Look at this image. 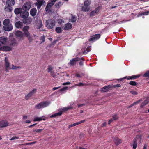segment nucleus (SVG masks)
Listing matches in <instances>:
<instances>
[{
	"instance_id": "f257e3e1",
	"label": "nucleus",
	"mask_w": 149,
	"mask_h": 149,
	"mask_svg": "<svg viewBox=\"0 0 149 149\" xmlns=\"http://www.w3.org/2000/svg\"><path fill=\"white\" fill-rule=\"evenodd\" d=\"M55 25V22L54 20L50 19L46 21V25L48 29H52Z\"/></svg>"
},
{
	"instance_id": "f03ea898",
	"label": "nucleus",
	"mask_w": 149,
	"mask_h": 149,
	"mask_svg": "<svg viewBox=\"0 0 149 149\" xmlns=\"http://www.w3.org/2000/svg\"><path fill=\"white\" fill-rule=\"evenodd\" d=\"M31 4L30 1L26 2L22 6V9L24 11H27L29 10L31 8Z\"/></svg>"
},
{
	"instance_id": "7ed1b4c3",
	"label": "nucleus",
	"mask_w": 149,
	"mask_h": 149,
	"mask_svg": "<svg viewBox=\"0 0 149 149\" xmlns=\"http://www.w3.org/2000/svg\"><path fill=\"white\" fill-rule=\"evenodd\" d=\"M5 70L6 72H8V69L11 68L10 66V64L8 61V58L5 57L4 59Z\"/></svg>"
},
{
	"instance_id": "20e7f679",
	"label": "nucleus",
	"mask_w": 149,
	"mask_h": 149,
	"mask_svg": "<svg viewBox=\"0 0 149 149\" xmlns=\"http://www.w3.org/2000/svg\"><path fill=\"white\" fill-rule=\"evenodd\" d=\"M37 91L36 89H33L28 94L26 95L25 96V99L27 100L31 97L32 95L34 94Z\"/></svg>"
},
{
	"instance_id": "39448f33",
	"label": "nucleus",
	"mask_w": 149,
	"mask_h": 149,
	"mask_svg": "<svg viewBox=\"0 0 149 149\" xmlns=\"http://www.w3.org/2000/svg\"><path fill=\"white\" fill-rule=\"evenodd\" d=\"M15 36L19 38L20 40H22L24 39V36L23 33L21 31H17L15 32Z\"/></svg>"
},
{
	"instance_id": "423d86ee",
	"label": "nucleus",
	"mask_w": 149,
	"mask_h": 149,
	"mask_svg": "<svg viewBox=\"0 0 149 149\" xmlns=\"http://www.w3.org/2000/svg\"><path fill=\"white\" fill-rule=\"evenodd\" d=\"M37 2L35 3V5L37 6V8L38 10L40 9L42 5L45 3V2L42 0H37Z\"/></svg>"
},
{
	"instance_id": "0eeeda50",
	"label": "nucleus",
	"mask_w": 149,
	"mask_h": 149,
	"mask_svg": "<svg viewBox=\"0 0 149 149\" xmlns=\"http://www.w3.org/2000/svg\"><path fill=\"white\" fill-rule=\"evenodd\" d=\"M80 60L81 58H79L77 57L75 58H74L70 60V62L69 63V64H70L71 66L75 65L77 61Z\"/></svg>"
},
{
	"instance_id": "6e6552de",
	"label": "nucleus",
	"mask_w": 149,
	"mask_h": 149,
	"mask_svg": "<svg viewBox=\"0 0 149 149\" xmlns=\"http://www.w3.org/2000/svg\"><path fill=\"white\" fill-rule=\"evenodd\" d=\"M100 34H95L93 35L91 37L90 39L89 40V41H95L99 39L100 37Z\"/></svg>"
},
{
	"instance_id": "1a4fd4ad",
	"label": "nucleus",
	"mask_w": 149,
	"mask_h": 149,
	"mask_svg": "<svg viewBox=\"0 0 149 149\" xmlns=\"http://www.w3.org/2000/svg\"><path fill=\"white\" fill-rule=\"evenodd\" d=\"M9 123L6 120H3L0 121V128L6 127L8 125Z\"/></svg>"
},
{
	"instance_id": "9d476101",
	"label": "nucleus",
	"mask_w": 149,
	"mask_h": 149,
	"mask_svg": "<svg viewBox=\"0 0 149 149\" xmlns=\"http://www.w3.org/2000/svg\"><path fill=\"white\" fill-rule=\"evenodd\" d=\"M139 75H132L131 76H128L127 77H124L123 78H122L120 79H119V81H121L122 80L125 79L127 77V79H135L136 78H138L139 77Z\"/></svg>"
},
{
	"instance_id": "9b49d317",
	"label": "nucleus",
	"mask_w": 149,
	"mask_h": 149,
	"mask_svg": "<svg viewBox=\"0 0 149 149\" xmlns=\"http://www.w3.org/2000/svg\"><path fill=\"white\" fill-rule=\"evenodd\" d=\"M23 22L25 24H30L32 21V19L29 17H27L23 19Z\"/></svg>"
},
{
	"instance_id": "f8f14e48",
	"label": "nucleus",
	"mask_w": 149,
	"mask_h": 149,
	"mask_svg": "<svg viewBox=\"0 0 149 149\" xmlns=\"http://www.w3.org/2000/svg\"><path fill=\"white\" fill-rule=\"evenodd\" d=\"M7 38L5 37L0 38V45H2L6 43L7 42Z\"/></svg>"
},
{
	"instance_id": "ddd939ff",
	"label": "nucleus",
	"mask_w": 149,
	"mask_h": 149,
	"mask_svg": "<svg viewBox=\"0 0 149 149\" xmlns=\"http://www.w3.org/2000/svg\"><path fill=\"white\" fill-rule=\"evenodd\" d=\"M10 46H14L18 44V42L15 38H11L10 39Z\"/></svg>"
},
{
	"instance_id": "4468645a",
	"label": "nucleus",
	"mask_w": 149,
	"mask_h": 149,
	"mask_svg": "<svg viewBox=\"0 0 149 149\" xmlns=\"http://www.w3.org/2000/svg\"><path fill=\"white\" fill-rule=\"evenodd\" d=\"M3 27L5 31H11L13 29V26L11 24L10 25H8L6 26H3Z\"/></svg>"
},
{
	"instance_id": "2eb2a0df",
	"label": "nucleus",
	"mask_w": 149,
	"mask_h": 149,
	"mask_svg": "<svg viewBox=\"0 0 149 149\" xmlns=\"http://www.w3.org/2000/svg\"><path fill=\"white\" fill-rule=\"evenodd\" d=\"M149 103V97H148L144 100V102H142L141 104L140 107L142 108L143 107Z\"/></svg>"
},
{
	"instance_id": "dca6fc26",
	"label": "nucleus",
	"mask_w": 149,
	"mask_h": 149,
	"mask_svg": "<svg viewBox=\"0 0 149 149\" xmlns=\"http://www.w3.org/2000/svg\"><path fill=\"white\" fill-rule=\"evenodd\" d=\"M72 25L70 23H67L65 24L63 27V29L65 30H69L71 29Z\"/></svg>"
},
{
	"instance_id": "f3484780",
	"label": "nucleus",
	"mask_w": 149,
	"mask_h": 149,
	"mask_svg": "<svg viewBox=\"0 0 149 149\" xmlns=\"http://www.w3.org/2000/svg\"><path fill=\"white\" fill-rule=\"evenodd\" d=\"M28 15L29 13L26 12V11H24L22 12L20 14L21 17L23 18V19L28 17Z\"/></svg>"
},
{
	"instance_id": "a211bd4d",
	"label": "nucleus",
	"mask_w": 149,
	"mask_h": 149,
	"mask_svg": "<svg viewBox=\"0 0 149 149\" xmlns=\"http://www.w3.org/2000/svg\"><path fill=\"white\" fill-rule=\"evenodd\" d=\"M138 137L137 136L136 138H134L133 140V149H136L137 148V141L138 140Z\"/></svg>"
},
{
	"instance_id": "6ab92c4d",
	"label": "nucleus",
	"mask_w": 149,
	"mask_h": 149,
	"mask_svg": "<svg viewBox=\"0 0 149 149\" xmlns=\"http://www.w3.org/2000/svg\"><path fill=\"white\" fill-rule=\"evenodd\" d=\"M15 26L17 28H21L23 26V23L20 21H18L15 23Z\"/></svg>"
},
{
	"instance_id": "aec40b11",
	"label": "nucleus",
	"mask_w": 149,
	"mask_h": 149,
	"mask_svg": "<svg viewBox=\"0 0 149 149\" xmlns=\"http://www.w3.org/2000/svg\"><path fill=\"white\" fill-rule=\"evenodd\" d=\"M15 0H7L6 1V5L12 6H13L15 3Z\"/></svg>"
},
{
	"instance_id": "412c9836",
	"label": "nucleus",
	"mask_w": 149,
	"mask_h": 149,
	"mask_svg": "<svg viewBox=\"0 0 149 149\" xmlns=\"http://www.w3.org/2000/svg\"><path fill=\"white\" fill-rule=\"evenodd\" d=\"M12 49V47L9 46H3L2 48V51H10Z\"/></svg>"
},
{
	"instance_id": "4be33fe9",
	"label": "nucleus",
	"mask_w": 149,
	"mask_h": 149,
	"mask_svg": "<svg viewBox=\"0 0 149 149\" xmlns=\"http://www.w3.org/2000/svg\"><path fill=\"white\" fill-rule=\"evenodd\" d=\"M15 13L17 15L21 13L22 12V9L21 8H15L14 11Z\"/></svg>"
},
{
	"instance_id": "5701e85b",
	"label": "nucleus",
	"mask_w": 149,
	"mask_h": 149,
	"mask_svg": "<svg viewBox=\"0 0 149 149\" xmlns=\"http://www.w3.org/2000/svg\"><path fill=\"white\" fill-rule=\"evenodd\" d=\"M37 13V10L36 8L32 9L30 11V14L33 17Z\"/></svg>"
},
{
	"instance_id": "b1692460",
	"label": "nucleus",
	"mask_w": 149,
	"mask_h": 149,
	"mask_svg": "<svg viewBox=\"0 0 149 149\" xmlns=\"http://www.w3.org/2000/svg\"><path fill=\"white\" fill-rule=\"evenodd\" d=\"M4 10L8 12H11L12 10V6L6 5L4 8Z\"/></svg>"
},
{
	"instance_id": "393cba45",
	"label": "nucleus",
	"mask_w": 149,
	"mask_h": 149,
	"mask_svg": "<svg viewBox=\"0 0 149 149\" xmlns=\"http://www.w3.org/2000/svg\"><path fill=\"white\" fill-rule=\"evenodd\" d=\"M115 143L117 145H118L120 144L122 141L121 139H119L117 137H115L113 140Z\"/></svg>"
},
{
	"instance_id": "a878e982",
	"label": "nucleus",
	"mask_w": 149,
	"mask_h": 149,
	"mask_svg": "<svg viewBox=\"0 0 149 149\" xmlns=\"http://www.w3.org/2000/svg\"><path fill=\"white\" fill-rule=\"evenodd\" d=\"M111 88V86L110 85L107 86L102 88L100 91L102 92H105L107 91Z\"/></svg>"
},
{
	"instance_id": "bb28decb",
	"label": "nucleus",
	"mask_w": 149,
	"mask_h": 149,
	"mask_svg": "<svg viewBox=\"0 0 149 149\" xmlns=\"http://www.w3.org/2000/svg\"><path fill=\"white\" fill-rule=\"evenodd\" d=\"M63 111H60L59 112L57 113L52 115L50 116V118H55L58 116H60L62 113Z\"/></svg>"
},
{
	"instance_id": "cd10ccee",
	"label": "nucleus",
	"mask_w": 149,
	"mask_h": 149,
	"mask_svg": "<svg viewBox=\"0 0 149 149\" xmlns=\"http://www.w3.org/2000/svg\"><path fill=\"white\" fill-rule=\"evenodd\" d=\"M4 26H7L8 25L11 24L10 22V20L9 19H5L3 22Z\"/></svg>"
},
{
	"instance_id": "c85d7f7f",
	"label": "nucleus",
	"mask_w": 149,
	"mask_h": 149,
	"mask_svg": "<svg viewBox=\"0 0 149 149\" xmlns=\"http://www.w3.org/2000/svg\"><path fill=\"white\" fill-rule=\"evenodd\" d=\"M35 107L37 109L44 108L42 102L36 105H35Z\"/></svg>"
},
{
	"instance_id": "c756f323",
	"label": "nucleus",
	"mask_w": 149,
	"mask_h": 149,
	"mask_svg": "<svg viewBox=\"0 0 149 149\" xmlns=\"http://www.w3.org/2000/svg\"><path fill=\"white\" fill-rule=\"evenodd\" d=\"M43 130V129H34L33 130V132L34 134L41 133Z\"/></svg>"
},
{
	"instance_id": "7c9ffc66",
	"label": "nucleus",
	"mask_w": 149,
	"mask_h": 149,
	"mask_svg": "<svg viewBox=\"0 0 149 149\" xmlns=\"http://www.w3.org/2000/svg\"><path fill=\"white\" fill-rule=\"evenodd\" d=\"M46 120L45 118H43L42 119L41 117H36L34 118L33 119V121L34 122L35 121H41L42 120Z\"/></svg>"
},
{
	"instance_id": "2f4dec72",
	"label": "nucleus",
	"mask_w": 149,
	"mask_h": 149,
	"mask_svg": "<svg viewBox=\"0 0 149 149\" xmlns=\"http://www.w3.org/2000/svg\"><path fill=\"white\" fill-rule=\"evenodd\" d=\"M98 8H97L95 10L91 12L90 13V16H93L95 15V14H97V13L98 12Z\"/></svg>"
},
{
	"instance_id": "473e14b6",
	"label": "nucleus",
	"mask_w": 149,
	"mask_h": 149,
	"mask_svg": "<svg viewBox=\"0 0 149 149\" xmlns=\"http://www.w3.org/2000/svg\"><path fill=\"white\" fill-rule=\"evenodd\" d=\"M50 102L49 101H46L42 102L43 104L44 108L48 106L50 104Z\"/></svg>"
},
{
	"instance_id": "72a5a7b5",
	"label": "nucleus",
	"mask_w": 149,
	"mask_h": 149,
	"mask_svg": "<svg viewBox=\"0 0 149 149\" xmlns=\"http://www.w3.org/2000/svg\"><path fill=\"white\" fill-rule=\"evenodd\" d=\"M12 68H10V69L18 70L21 68V67L20 66H15L13 65H12Z\"/></svg>"
},
{
	"instance_id": "f704fd0d",
	"label": "nucleus",
	"mask_w": 149,
	"mask_h": 149,
	"mask_svg": "<svg viewBox=\"0 0 149 149\" xmlns=\"http://www.w3.org/2000/svg\"><path fill=\"white\" fill-rule=\"evenodd\" d=\"M91 2V0H85L84 2V6H88L90 4Z\"/></svg>"
},
{
	"instance_id": "c9c22d12",
	"label": "nucleus",
	"mask_w": 149,
	"mask_h": 149,
	"mask_svg": "<svg viewBox=\"0 0 149 149\" xmlns=\"http://www.w3.org/2000/svg\"><path fill=\"white\" fill-rule=\"evenodd\" d=\"M141 101H142V100L141 99L133 103L130 106L128 107L127 108H130L131 107H132V106H133L134 105L136 104H137L139 102H141Z\"/></svg>"
},
{
	"instance_id": "e433bc0d",
	"label": "nucleus",
	"mask_w": 149,
	"mask_h": 149,
	"mask_svg": "<svg viewBox=\"0 0 149 149\" xmlns=\"http://www.w3.org/2000/svg\"><path fill=\"white\" fill-rule=\"evenodd\" d=\"M77 20L76 17L75 16L72 15L70 19V21L72 22H74Z\"/></svg>"
},
{
	"instance_id": "4c0bfd02",
	"label": "nucleus",
	"mask_w": 149,
	"mask_h": 149,
	"mask_svg": "<svg viewBox=\"0 0 149 149\" xmlns=\"http://www.w3.org/2000/svg\"><path fill=\"white\" fill-rule=\"evenodd\" d=\"M88 6H83L82 8V10L83 11H88L89 10V8Z\"/></svg>"
},
{
	"instance_id": "58836bf2",
	"label": "nucleus",
	"mask_w": 149,
	"mask_h": 149,
	"mask_svg": "<svg viewBox=\"0 0 149 149\" xmlns=\"http://www.w3.org/2000/svg\"><path fill=\"white\" fill-rule=\"evenodd\" d=\"M53 69V68L52 66L51 65H49L47 68L48 72H50L51 73V72L53 71L52 70Z\"/></svg>"
},
{
	"instance_id": "ea45409f",
	"label": "nucleus",
	"mask_w": 149,
	"mask_h": 149,
	"mask_svg": "<svg viewBox=\"0 0 149 149\" xmlns=\"http://www.w3.org/2000/svg\"><path fill=\"white\" fill-rule=\"evenodd\" d=\"M55 30L58 33H61L62 31L61 28L59 27H57L55 29Z\"/></svg>"
},
{
	"instance_id": "a19ab883",
	"label": "nucleus",
	"mask_w": 149,
	"mask_h": 149,
	"mask_svg": "<svg viewBox=\"0 0 149 149\" xmlns=\"http://www.w3.org/2000/svg\"><path fill=\"white\" fill-rule=\"evenodd\" d=\"M72 108V107H64L63 109H62V110L65 111H66L68 110L69 109H70Z\"/></svg>"
},
{
	"instance_id": "79ce46f5",
	"label": "nucleus",
	"mask_w": 149,
	"mask_h": 149,
	"mask_svg": "<svg viewBox=\"0 0 149 149\" xmlns=\"http://www.w3.org/2000/svg\"><path fill=\"white\" fill-rule=\"evenodd\" d=\"M51 75L54 78H56L57 74L56 73H55L54 71H53L50 73Z\"/></svg>"
},
{
	"instance_id": "37998d69",
	"label": "nucleus",
	"mask_w": 149,
	"mask_h": 149,
	"mask_svg": "<svg viewBox=\"0 0 149 149\" xmlns=\"http://www.w3.org/2000/svg\"><path fill=\"white\" fill-rule=\"evenodd\" d=\"M77 125H78V124L77 122L75 123H74L73 124H71L70 125H69L68 126V128H70L72 127L73 126H75Z\"/></svg>"
},
{
	"instance_id": "c03bdc74",
	"label": "nucleus",
	"mask_w": 149,
	"mask_h": 149,
	"mask_svg": "<svg viewBox=\"0 0 149 149\" xmlns=\"http://www.w3.org/2000/svg\"><path fill=\"white\" fill-rule=\"evenodd\" d=\"M129 84L132 86H136L137 85V83L136 82L133 81H130L129 82Z\"/></svg>"
},
{
	"instance_id": "a18cd8bd",
	"label": "nucleus",
	"mask_w": 149,
	"mask_h": 149,
	"mask_svg": "<svg viewBox=\"0 0 149 149\" xmlns=\"http://www.w3.org/2000/svg\"><path fill=\"white\" fill-rule=\"evenodd\" d=\"M45 37L44 36H41L40 37V40H42V41L40 42V44H42L45 41Z\"/></svg>"
},
{
	"instance_id": "49530a36",
	"label": "nucleus",
	"mask_w": 149,
	"mask_h": 149,
	"mask_svg": "<svg viewBox=\"0 0 149 149\" xmlns=\"http://www.w3.org/2000/svg\"><path fill=\"white\" fill-rule=\"evenodd\" d=\"M29 27L28 26H25L23 28V31L24 32H25V31H28V29H29Z\"/></svg>"
},
{
	"instance_id": "de8ad7c7",
	"label": "nucleus",
	"mask_w": 149,
	"mask_h": 149,
	"mask_svg": "<svg viewBox=\"0 0 149 149\" xmlns=\"http://www.w3.org/2000/svg\"><path fill=\"white\" fill-rule=\"evenodd\" d=\"M40 24L39 25H38V28L39 29H40L42 26V22L41 20H39Z\"/></svg>"
},
{
	"instance_id": "09e8293b",
	"label": "nucleus",
	"mask_w": 149,
	"mask_h": 149,
	"mask_svg": "<svg viewBox=\"0 0 149 149\" xmlns=\"http://www.w3.org/2000/svg\"><path fill=\"white\" fill-rule=\"evenodd\" d=\"M90 47H88L87 48V49L84 50L83 52V53L84 54H86L88 52H89L90 51V49H88Z\"/></svg>"
},
{
	"instance_id": "8fccbe9b",
	"label": "nucleus",
	"mask_w": 149,
	"mask_h": 149,
	"mask_svg": "<svg viewBox=\"0 0 149 149\" xmlns=\"http://www.w3.org/2000/svg\"><path fill=\"white\" fill-rule=\"evenodd\" d=\"M24 33L27 37H29L30 36V33L28 31H25Z\"/></svg>"
},
{
	"instance_id": "3c124183",
	"label": "nucleus",
	"mask_w": 149,
	"mask_h": 149,
	"mask_svg": "<svg viewBox=\"0 0 149 149\" xmlns=\"http://www.w3.org/2000/svg\"><path fill=\"white\" fill-rule=\"evenodd\" d=\"M112 118L113 120H115L118 118V117L117 114H115L112 116Z\"/></svg>"
},
{
	"instance_id": "603ef678",
	"label": "nucleus",
	"mask_w": 149,
	"mask_h": 149,
	"mask_svg": "<svg viewBox=\"0 0 149 149\" xmlns=\"http://www.w3.org/2000/svg\"><path fill=\"white\" fill-rule=\"evenodd\" d=\"M144 77H149V71L146 72L143 75Z\"/></svg>"
},
{
	"instance_id": "864d4df0",
	"label": "nucleus",
	"mask_w": 149,
	"mask_h": 149,
	"mask_svg": "<svg viewBox=\"0 0 149 149\" xmlns=\"http://www.w3.org/2000/svg\"><path fill=\"white\" fill-rule=\"evenodd\" d=\"M19 139V137L18 136H14L11 138L10 139L11 140H14L15 139Z\"/></svg>"
},
{
	"instance_id": "5fc2aeb1",
	"label": "nucleus",
	"mask_w": 149,
	"mask_h": 149,
	"mask_svg": "<svg viewBox=\"0 0 149 149\" xmlns=\"http://www.w3.org/2000/svg\"><path fill=\"white\" fill-rule=\"evenodd\" d=\"M85 84L82 83H79L77 84V86H85Z\"/></svg>"
},
{
	"instance_id": "6e6d98bb",
	"label": "nucleus",
	"mask_w": 149,
	"mask_h": 149,
	"mask_svg": "<svg viewBox=\"0 0 149 149\" xmlns=\"http://www.w3.org/2000/svg\"><path fill=\"white\" fill-rule=\"evenodd\" d=\"M81 60H84L83 58H81V60L79 61H80L79 63V64L80 65L83 66V62L81 61Z\"/></svg>"
},
{
	"instance_id": "4d7b16f0",
	"label": "nucleus",
	"mask_w": 149,
	"mask_h": 149,
	"mask_svg": "<svg viewBox=\"0 0 149 149\" xmlns=\"http://www.w3.org/2000/svg\"><path fill=\"white\" fill-rule=\"evenodd\" d=\"M130 93L134 95H136L138 94V93L137 92H136L135 91H130Z\"/></svg>"
},
{
	"instance_id": "13d9d810",
	"label": "nucleus",
	"mask_w": 149,
	"mask_h": 149,
	"mask_svg": "<svg viewBox=\"0 0 149 149\" xmlns=\"http://www.w3.org/2000/svg\"><path fill=\"white\" fill-rule=\"evenodd\" d=\"M67 88H68L67 87H64L63 88L59 90V91H64L65 90H66L67 89Z\"/></svg>"
},
{
	"instance_id": "bf43d9fd",
	"label": "nucleus",
	"mask_w": 149,
	"mask_h": 149,
	"mask_svg": "<svg viewBox=\"0 0 149 149\" xmlns=\"http://www.w3.org/2000/svg\"><path fill=\"white\" fill-rule=\"evenodd\" d=\"M29 42H31L32 41V39L31 37L30 36L29 37H27Z\"/></svg>"
},
{
	"instance_id": "052dcab7",
	"label": "nucleus",
	"mask_w": 149,
	"mask_h": 149,
	"mask_svg": "<svg viewBox=\"0 0 149 149\" xmlns=\"http://www.w3.org/2000/svg\"><path fill=\"white\" fill-rule=\"evenodd\" d=\"M53 5V4L51 2L50 3H49L47 6H48V7L51 8V7Z\"/></svg>"
},
{
	"instance_id": "680f3d73",
	"label": "nucleus",
	"mask_w": 149,
	"mask_h": 149,
	"mask_svg": "<svg viewBox=\"0 0 149 149\" xmlns=\"http://www.w3.org/2000/svg\"><path fill=\"white\" fill-rule=\"evenodd\" d=\"M28 117L27 116L24 115L22 116V119L23 120L26 119Z\"/></svg>"
},
{
	"instance_id": "e2e57ef3",
	"label": "nucleus",
	"mask_w": 149,
	"mask_h": 149,
	"mask_svg": "<svg viewBox=\"0 0 149 149\" xmlns=\"http://www.w3.org/2000/svg\"><path fill=\"white\" fill-rule=\"evenodd\" d=\"M31 123L30 120H27L26 121H24L23 122L24 123Z\"/></svg>"
},
{
	"instance_id": "0e129e2a",
	"label": "nucleus",
	"mask_w": 149,
	"mask_h": 149,
	"mask_svg": "<svg viewBox=\"0 0 149 149\" xmlns=\"http://www.w3.org/2000/svg\"><path fill=\"white\" fill-rule=\"evenodd\" d=\"M50 7H48V6H47L45 8V11H47L49 10H50Z\"/></svg>"
},
{
	"instance_id": "69168bd1",
	"label": "nucleus",
	"mask_w": 149,
	"mask_h": 149,
	"mask_svg": "<svg viewBox=\"0 0 149 149\" xmlns=\"http://www.w3.org/2000/svg\"><path fill=\"white\" fill-rule=\"evenodd\" d=\"M128 20H123V21H120L119 22H118V24H121V23H125V22H127V21Z\"/></svg>"
},
{
	"instance_id": "338daca9",
	"label": "nucleus",
	"mask_w": 149,
	"mask_h": 149,
	"mask_svg": "<svg viewBox=\"0 0 149 149\" xmlns=\"http://www.w3.org/2000/svg\"><path fill=\"white\" fill-rule=\"evenodd\" d=\"M70 84V83L69 82H68L66 83H64L63 84V85H69Z\"/></svg>"
},
{
	"instance_id": "774afa93",
	"label": "nucleus",
	"mask_w": 149,
	"mask_h": 149,
	"mask_svg": "<svg viewBox=\"0 0 149 149\" xmlns=\"http://www.w3.org/2000/svg\"><path fill=\"white\" fill-rule=\"evenodd\" d=\"M144 12V15H147L149 14V11H146Z\"/></svg>"
}]
</instances>
